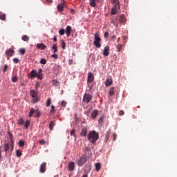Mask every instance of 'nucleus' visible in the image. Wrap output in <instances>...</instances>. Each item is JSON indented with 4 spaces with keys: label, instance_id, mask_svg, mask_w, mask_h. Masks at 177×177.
<instances>
[{
    "label": "nucleus",
    "instance_id": "f257e3e1",
    "mask_svg": "<svg viewBox=\"0 0 177 177\" xmlns=\"http://www.w3.org/2000/svg\"><path fill=\"white\" fill-rule=\"evenodd\" d=\"M87 139L90 143L95 145V143H96L99 139V133H96L95 130L91 131L87 135Z\"/></svg>",
    "mask_w": 177,
    "mask_h": 177
},
{
    "label": "nucleus",
    "instance_id": "f03ea898",
    "mask_svg": "<svg viewBox=\"0 0 177 177\" xmlns=\"http://www.w3.org/2000/svg\"><path fill=\"white\" fill-rule=\"evenodd\" d=\"M44 75L42 74V68H39L38 73H37L36 70H32L30 74V77L31 80H34V78H37V80H42Z\"/></svg>",
    "mask_w": 177,
    "mask_h": 177
},
{
    "label": "nucleus",
    "instance_id": "7ed1b4c3",
    "mask_svg": "<svg viewBox=\"0 0 177 177\" xmlns=\"http://www.w3.org/2000/svg\"><path fill=\"white\" fill-rule=\"evenodd\" d=\"M100 41H102V39L100 38V33H99V32H97L94 35V46L98 49H100V48H102Z\"/></svg>",
    "mask_w": 177,
    "mask_h": 177
},
{
    "label": "nucleus",
    "instance_id": "20e7f679",
    "mask_svg": "<svg viewBox=\"0 0 177 177\" xmlns=\"http://www.w3.org/2000/svg\"><path fill=\"white\" fill-rule=\"evenodd\" d=\"M30 93L32 97L31 102L33 104L38 103V102H39V97H38V92H37L35 90H30Z\"/></svg>",
    "mask_w": 177,
    "mask_h": 177
},
{
    "label": "nucleus",
    "instance_id": "39448f33",
    "mask_svg": "<svg viewBox=\"0 0 177 177\" xmlns=\"http://www.w3.org/2000/svg\"><path fill=\"white\" fill-rule=\"evenodd\" d=\"M88 160V158L86 156V154L82 155L80 158L77 160V165L78 167H82L86 162Z\"/></svg>",
    "mask_w": 177,
    "mask_h": 177
},
{
    "label": "nucleus",
    "instance_id": "423d86ee",
    "mask_svg": "<svg viewBox=\"0 0 177 177\" xmlns=\"http://www.w3.org/2000/svg\"><path fill=\"white\" fill-rule=\"evenodd\" d=\"M92 95L89 94V93H85L84 97H83V100L82 102H84V103H90L91 100H92Z\"/></svg>",
    "mask_w": 177,
    "mask_h": 177
},
{
    "label": "nucleus",
    "instance_id": "0eeeda50",
    "mask_svg": "<svg viewBox=\"0 0 177 177\" xmlns=\"http://www.w3.org/2000/svg\"><path fill=\"white\" fill-rule=\"evenodd\" d=\"M5 53L8 57H12L15 55V50L13 48H9L6 50Z\"/></svg>",
    "mask_w": 177,
    "mask_h": 177
},
{
    "label": "nucleus",
    "instance_id": "6e6552de",
    "mask_svg": "<svg viewBox=\"0 0 177 177\" xmlns=\"http://www.w3.org/2000/svg\"><path fill=\"white\" fill-rule=\"evenodd\" d=\"M93 80H95V77L93 76V73L91 72L88 73L87 82L88 84H91L93 82Z\"/></svg>",
    "mask_w": 177,
    "mask_h": 177
},
{
    "label": "nucleus",
    "instance_id": "1a4fd4ad",
    "mask_svg": "<svg viewBox=\"0 0 177 177\" xmlns=\"http://www.w3.org/2000/svg\"><path fill=\"white\" fill-rule=\"evenodd\" d=\"M88 133V127H84L82 128L81 133H80V136H83L85 138Z\"/></svg>",
    "mask_w": 177,
    "mask_h": 177
},
{
    "label": "nucleus",
    "instance_id": "9d476101",
    "mask_svg": "<svg viewBox=\"0 0 177 177\" xmlns=\"http://www.w3.org/2000/svg\"><path fill=\"white\" fill-rule=\"evenodd\" d=\"M91 170H92V166L91 165V164L87 163L84 167L85 174H89V172H91Z\"/></svg>",
    "mask_w": 177,
    "mask_h": 177
},
{
    "label": "nucleus",
    "instance_id": "9b49d317",
    "mask_svg": "<svg viewBox=\"0 0 177 177\" xmlns=\"http://www.w3.org/2000/svg\"><path fill=\"white\" fill-rule=\"evenodd\" d=\"M39 171L41 174H44L45 171H46V162H43L40 165Z\"/></svg>",
    "mask_w": 177,
    "mask_h": 177
},
{
    "label": "nucleus",
    "instance_id": "f8f14e48",
    "mask_svg": "<svg viewBox=\"0 0 177 177\" xmlns=\"http://www.w3.org/2000/svg\"><path fill=\"white\" fill-rule=\"evenodd\" d=\"M109 50L110 47L109 46H105L103 51L104 56H109L110 55Z\"/></svg>",
    "mask_w": 177,
    "mask_h": 177
},
{
    "label": "nucleus",
    "instance_id": "ddd939ff",
    "mask_svg": "<svg viewBox=\"0 0 177 177\" xmlns=\"http://www.w3.org/2000/svg\"><path fill=\"white\" fill-rule=\"evenodd\" d=\"M97 115H99V111L98 110H94L91 113V118L92 120H95V118H96V117H97Z\"/></svg>",
    "mask_w": 177,
    "mask_h": 177
},
{
    "label": "nucleus",
    "instance_id": "4468645a",
    "mask_svg": "<svg viewBox=\"0 0 177 177\" xmlns=\"http://www.w3.org/2000/svg\"><path fill=\"white\" fill-rule=\"evenodd\" d=\"M75 167V163H74V162H71L68 165V170L70 171H74Z\"/></svg>",
    "mask_w": 177,
    "mask_h": 177
},
{
    "label": "nucleus",
    "instance_id": "2eb2a0df",
    "mask_svg": "<svg viewBox=\"0 0 177 177\" xmlns=\"http://www.w3.org/2000/svg\"><path fill=\"white\" fill-rule=\"evenodd\" d=\"M119 21L120 23H121V24H125V23L127 22V19H125V15H120V17H119Z\"/></svg>",
    "mask_w": 177,
    "mask_h": 177
},
{
    "label": "nucleus",
    "instance_id": "dca6fc26",
    "mask_svg": "<svg viewBox=\"0 0 177 177\" xmlns=\"http://www.w3.org/2000/svg\"><path fill=\"white\" fill-rule=\"evenodd\" d=\"M37 48L38 49H41V50H45V49H46V46L45 44L41 43V44H37Z\"/></svg>",
    "mask_w": 177,
    "mask_h": 177
},
{
    "label": "nucleus",
    "instance_id": "f3484780",
    "mask_svg": "<svg viewBox=\"0 0 177 177\" xmlns=\"http://www.w3.org/2000/svg\"><path fill=\"white\" fill-rule=\"evenodd\" d=\"M113 84V80L111 78H107L105 81V86H110Z\"/></svg>",
    "mask_w": 177,
    "mask_h": 177
},
{
    "label": "nucleus",
    "instance_id": "a211bd4d",
    "mask_svg": "<svg viewBox=\"0 0 177 177\" xmlns=\"http://www.w3.org/2000/svg\"><path fill=\"white\" fill-rule=\"evenodd\" d=\"M117 9H118V6L114 5L111 12L112 15H117Z\"/></svg>",
    "mask_w": 177,
    "mask_h": 177
},
{
    "label": "nucleus",
    "instance_id": "6ab92c4d",
    "mask_svg": "<svg viewBox=\"0 0 177 177\" xmlns=\"http://www.w3.org/2000/svg\"><path fill=\"white\" fill-rule=\"evenodd\" d=\"M71 26H66V34L68 37H70V35H71Z\"/></svg>",
    "mask_w": 177,
    "mask_h": 177
},
{
    "label": "nucleus",
    "instance_id": "aec40b11",
    "mask_svg": "<svg viewBox=\"0 0 177 177\" xmlns=\"http://www.w3.org/2000/svg\"><path fill=\"white\" fill-rule=\"evenodd\" d=\"M57 9L58 12H63V10H64V5L62 3L59 4L57 7Z\"/></svg>",
    "mask_w": 177,
    "mask_h": 177
},
{
    "label": "nucleus",
    "instance_id": "412c9836",
    "mask_svg": "<svg viewBox=\"0 0 177 177\" xmlns=\"http://www.w3.org/2000/svg\"><path fill=\"white\" fill-rule=\"evenodd\" d=\"M112 3H113V5H116L118 9H121V6H120V0H112Z\"/></svg>",
    "mask_w": 177,
    "mask_h": 177
},
{
    "label": "nucleus",
    "instance_id": "4be33fe9",
    "mask_svg": "<svg viewBox=\"0 0 177 177\" xmlns=\"http://www.w3.org/2000/svg\"><path fill=\"white\" fill-rule=\"evenodd\" d=\"M89 5L91 8L96 6V0H89Z\"/></svg>",
    "mask_w": 177,
    "mask_h": 177
},
{
    "label": "nucleus",
    "instance_id": "5701e85b",
    "mask_svg": "<svg viewBox=\"0 0 177 177\" xmlns=\"http://www.w3.org/2000/svg\"><path fill=\"white\" fill-rule=\"evenodd\" d=\"M35 109H34V108H31L30 111H29V113H28V117L30 118V117L32 115H34V113H35Z\"/></svg>",
    "mask_w": 177,
    "mask_h": 177
},
{
    "label": "nucleus",
    "instance_id": "b1692460",
    "mask_svg": "<svg viewBox=\"0 0 177 177\" xmlns=\"http://www.w3.org/2000/svg\"><path fill=\"white\" fill-rule=\"evenodd\" d=\"M122 44H118L116 46V52H122Z\"/></svg>",
    "mask_w": 177,
    "mask_h": 177
},
{
    "label": "nucleus",
    "instance_id": "393cba45",
    "mask_svg": "<svg viewBox=\"0 0 177 177\" xmlns=\"http://www.w3.org/2000/svg\"><path fill=\"white\" fill-rule=\"evenodd\" d=\"M102 168V164H100V162H97L95 164V170L97 171H100V169Z\"/></svg>",
    "mask_w": 177,
    "mask_h": 177
},
{
    "label": "nucleus",
    "instance_id": "a878e982",
    "mask_svg": "<svg viewBox=\"0 0 177 177\" xmlns=\"http://www.w3.org/2000/svg\"><path fill=\"white\" fill-rule=\"evenodd\" d=\"M59 84H60V82L57 81V80H53L52 81V84L53 85V86H59Z\"/></svg>",
    "mask_w": 177,
    "mask_h": 177
},
{
    "label": "nucleus",
    "instance_id": "bb28decb",
    "mask_svg": "<svg viewBox=\"0 0 177 177\" xmlns=\"http://www.w3.org/2000/svg\"><path fill=\"white\" fill-rule=\"evenodd\" d=\"M10 149V143L8 142V143H6L4 145V151L6 153V151H8V150H9Z\"/></svg>",
    "mask_w": 177,
    "mask_h": 177
},
{
    "label": "nucleus",
    "instance_id": "cd10ccee",
    "mask_svg": "<svg viewBox=\"0 0 177 177\" xmlns=\"http://www.w3.org/2000/svg\"><path fill=\"white\" fill-rule=\"evenodd\" d=\"M30 124H31V121H30V120L26 121L25 125H24L26 129H28V128L30 127Z\"/></svg>",
    "mask_w": 177,
    "mask_h": 177
},
{
    "label": "nucleus",
    "instance_id": "c85d7f7f",
    "mask_svg": "<svg viewBox=\"0 0 177 177\" xmlns=\"http://www.w3.org/2000/svg\"><path fill=\"white\" fill-rule=\"evenodd\" d=\"M21 39L24 40V41L28 42V41H30V37L27 35H24L21 37Z\"/></svg>",
    "mask_w": 177,
    "mask_h": 177
},
{
    "label": "nucleus",
    "instance_id": "c756f323",
    "mask_svg": "<svg viewBox=\"0 0 177 177\" xmlns=\"http://www.w3.org/2000/svg\"><path fill=\"white\" fill-rule=\"evenodd\" d=\"M0 20H3V21L6 20V15L3 12H0Z\"/></svg>",
    "mask_w": 177,
    "mask_h": 177
},
{
    "label": "nucleus",
    "instance_id": "7c9ffc66",
    "mask_svg": "<svg viewBox=\"0 0 177 177\" xmlns=\"http://www.w3.org/2000/svg\"><path fill=\"white\" fill-rule=\"evenodd\" d=\"M51 104H52V99L51 98H48V100L46 102V107H49V106H50Z\"/></svg>",
    "mask_w": 177,
    "mask_h": 177
},
{
    "label": "nucleus",
    "instance_id": "2f4dec72",
    "mask_svg": "<svg viewBox=\"0 0 177 177\" xmlns=\"http://www.w3.org/2000/svg\"><path fill=\"white\" fill-rule=\"evenodd\" d=\"M53 127H55V122L51 121L50 122V124H49V129H50V131H53Z\"/></svg>",
    "mask_w": 177,
    "mask_h": 177
},
{
    "label": "nucleus",
    "instance_id": "473e14b6",
    "mask_svg": "<svg viewBox=\"0 0 177 177\" xmlns=\"http://www.w3.org/2000/svg\"><path fill=\"white\" fill-rule=\"evenodd\" d=\"M50 113L51 114H55V113H56V109H55V107L54 105H52V106H51V109H50Z\"/></svg>",
    "mask_w": 177,
    "mask_h": 177
},
{
    "label": "nucleus",
    "instance_id": "72a5a7b5",
    "mask_svg": "<svg viewBox=\"0 0 177 177\" xmlns=\"http://www.w3.org/2000/svg\"><path fill=\"white\" fill-rule=\"evenodd\" d=\"M17 80H19V78L17 77V75H15L12 77L11 78V80L13 82H17Z\"/></svg>",
    "mask_w": 177,
    "mask_h": 177
},
{
    "label": "nucleus",
    "instance_id": "f704fd0d",
    "mask_svg": "<svg viewBox=\"0 0 177 177\" xmlns=\"http://www.w3.org/2000/svg\"><path fill=\"white\" fill-rule=\"evenodd\" d=\"M16 156L17 157H21V156H23V153H21V151H20L19 149L16 151Z\"/></svg>",
    "mask_w": 177,
    "mask_h": 177
},
{
    "label": "nucleus",
    "instance_id": "c9c22d12",
    "mask_svg": "<svg viewBox=\"0 0 177 177\" xmlns=\"http://www.w3.org/2000/svg\"><path fill=\"white\" fill-rule=\"evenodd\" d=\"M25 142L24 140H20L19 142V147H24Z\"/></svg>",
    "mask_w": 177,
    "mask_h": 177
},
{
    "label": "nucleus",
    "instance_id": "e433bc0d",
    "mask_svg": "<svg viewBox=\"0 0 177 177\" xmlns=\"http://www.w3.org/2000/svg\"><path fill=\"white\" fill-rule=\"evenodd\" d=\"M104 118V116L102 115L98 119V123L102 125L103 124V119Z\"/></svg>",
    "mask_w": 177,
    "mask_h": 177
},
{
    "label": "nucleus",
    "instance_id": "4c0bfd02",
    "mask_svg": "<svg viewBox=\"0 0 177 177\" xmlns=\"http://www.w3.org/2000/svg\"><path fill=\"white\" fill-rule=\"evenodd\" d=\"M19 53H21V55L22 56H24V55L26 53V48H21L19 49Z\"/></svg>",
    "mask_w": 177,
    "mask_h": 177
},
{
    "label": "nucleus",
    "instance_id": "58836bf2",
    "mask_svg": "<svg viewBox=\"0 0 177 177\" xmlns=\"http://www.w3.org/2000/svg\"><path fill=\"white\" fill-rule=\"evenodd\" d=\"M114 93H115L114 87H112L109 91V96H113Z\"/></svg>",
    "mask_w": 177,
    "mask_h": 177
},
{
    "label": "nucleus",
    "instance_id": "ea45409f",
    "mask_svg": "<svg viewBox=\"0 0 177 177\" xmlns=\"http://www.w3.org/2000/svg\"><path fill=\"white\" fill-rule=\"evenodd\" d=\"M71 136H74V138H77V134H75V129H72L71 131Z\"/></svg>",
    "mask_w": 177,
    "mask_h": 177
},
{
    "label": "nucleus",
    "instance_id": "a19ab883",
    "mask_svg": "<svg viewBox=\"0 0 177 177\" xmlns=\"http://www.w3.org/2000/svg\"><path fill=\"white\" fill-rule=\"evenodd\" d=\"M109 138H110V132H107L105 136V142H109Z\"/></svg>",
    "mask_w": 177,
    "mask_h": 177
},
{
    "label": "nucleus",
    "instance_id": "79ce46f5",
    "mask_svg": "<svg viewBox=\"0 0 177 177\" xmlns=\"http://www.w3.org/2000/svg\"><path fill=\"white\" fill-rule=\"evenodd\" d=\"M52 49L54 50V53H56V52H57V46L56 44H53Z\"/></svg>",
    "mask_w": 177,
    "mask_h": 177
},
{
    "label": "nucleus",
    "instance_id": "37998d69",
    "mask_svg": "<svg viewBox=\"0 0 177 177\" xmlns=\"http://www.w3.org/2000/svg\"><path fill=\"white\" fill-rule=\"evenodd\" d=\"M8 135L10 136V142H12L13 140V134L10 131H8Z\"/></svg>",
    "mask_w": 177,
    "mask_h": 177
},
{
    "label": "nucleus",
    "instance_id": "c03bdc74",
    "mask_svg": "<svg viewBox=\"0 0 177 177\" xmlns=\"http://www.w3.org/2000/svg\"><path fill=\"white\" fill-rule=\"evenodd\" d=\"M64 32H66V30H64V29H60L59 31V35H64Z\"/></svg>",
    "mask_w": 177,
    "mask_h": 177
},
{
    "label": "nucleus",
    "instance_id": "a18cd8bd",
    "mask_svg": "<svg viewBox=\"0 0 177 177\" xmlns=\"http://www.w3.org/2000/svg\"><path fill=\"white\" fill-rule=\"evenodd\" d=\"M35 113V117H37V118H39L41 115V112L39 111H36Z\"/></svg>",
    "mask_w": 177,
    "mask_h": 177
},
{
    "label": "nucleus",
    "instance_id": "49530a36",
    "mask_svg": "<svg viewBox=\"0 0 177 177\" xmlns=\"http://www.w3.org/2000/svg\"><path fill=\"white\" fill-rule=\"evenodd\" d=\"M23 124H24V119H23V118H21L19 120V125H23Z\"/></svg>",
    "mask_w": 177,
    "mask_h": 177
},
{
    "label": "nucleus",
    "instance_id": "de8ad7c7",
    "mask_svg": "<svg viewBox=\"0 0 177 177\" xmlns=\"http://www.w3.org/2000/svg\"><path fill=\"white\" fill-rule=\"evenodd\" d=\"M39 145H41L42 146H44L46 145V142L45 141V140H40L39 141Z\"/></svg>",
    "mask_w": 177,
    "mask_h": 177
},
{
    "label": "nucleus",
    "instance_id": "09e8293b",
    "mask_svg": "<svg viewBox=\"0 0 177 177\" xmlns=\"http://www.w3.org/2000/svg\"><path fill=\"white\" fill-rule=\"evenodd\" d=\"M39 86H41V83L37 82H36V85H35V89H36V91H38V88H39Z\"/></svg>",
    "mask_w": 177,
    "mask_h": 177
},
{
    "label": "nucleus",
    "instance_id": "8fccbe9b",
    "mask_svg": "<svg viewBox=\"0 0 177 177\" xmlns=\"http://www.w3.org/2000/svg\"><path fill=\"white\" fill-rule=\"evenodd\" d=\"M41 64H46V59L45 58H43L40 60Z\"/></svg>",
    "mask_w": 177,
    "mask_h": 177
},
{
    "label": "nucleus",
    "instance_id": "3c124183",
    "mask_svg": "<svg viewBox=\"0 0 177 177\" xmlns=\"http://www.w3.org/2000/svg\"><path fill=\"white\" fill-rule=\"evenodd\" d=\"M61 106H62V107H66V106H67V102H66V101H62V102H61Z\"/></svg>",
    "mask_w": 177,
    "mask_h": 177
},
{
    "label": "nucleus",
    "instance_id": "603ef678",
    "mask_svg": "<svg viewBox=\"0 0 177 177\" xmlns=\"http://www.w3.org/2000/svg\"><path fill=\"white\" fill-rule=\"evenodd\" d=\"M7 70H8V64H5L3 68V72L6 73Z\"/></svg>",
    "mask_w": 177,
    "mask_h": 177
},
{
    "label": "nucleus",
    "instance_id": "864d4df0",
    "mask_svg": "<svg viewBox=\"0 0 177 177\" xmlns=\"http://www.w3.org/2000/svg\"><path fill=\"white\" fill-rule=\"evenodd\" d=\"M62 49H66V42L64 41H62Z\"/></svg>",
    "mask_w": 177,
    "mask_h": 177
},
{
    "label": "nucleus",
    "instance_id": "5fc2aeb1",
    "mask_svg": "<svg viewBox=\"0 0 177 177\" xmlns=\"http://www.w3.org/2000/svg\"><path fill=\"white\" fill-rule=\"evenodd\" d=\"M15 147V142L13 140L11 141V151H13V147Z\"/></svg>",
    "mask_w": 177,
    "mask_h": 177
},
{
    "label": "nucleus",
    "instance_id": "6e6d98bb",
    "mask_svg": "<svg viewBox=\"0 0 177 177\" xmlns=\"http://www.w3.org/2000/svg\"><path fill=\"white\" fill-rule=\"evenodd\" d=\"M111 23H113L114 24V26H115V24L117 23V18L112 19Z\"/></svg>",
    "mask_w": 177,
    "mask_h": 177
},
{
    "label": "nucleus",
    "instance_id": "4d7b16f0",
    "mask_svg": "<svg viewBox=\"0 0 177 177\" xmlns=\"http://www.w3.org/2000/svg\"><path fill=\"white\" fill-rule=\"evenodd\" d=\"M110 35V34L109 33V32H106L104 35V38H109V36Z\"/></svg>",
    "mask_w": 177,
    "mask_h": 177
},
{
    "label": "nucleus",
    "instance_id": "13d9d810",
    "mask_svg": "<svg viewBox=\"0 0 177 177\" xmlns=\"http://www.w3.org/2000/svg\"><path fill=\"white\" fill-rule=\"evenodd\" d=\"M12 60L15 64H17V63H19V59L17 58H14Z\"/></svg>",
    "mask_w": 177,
    "mask_h": 177
},
{
    "label": "nucleus",
    "instance_id": "bf43d9fd",
    "mask_svg": "<svg viewBox=\"0 0 177 177\" xmlns=\"http://www.w3.org/2000/svg\"><path fill=\"white\" fill-rule=\"evenodd\" d=\"M117 139V134L116 133H113V142Z\"/></svg>",
    "mask_w": 177,
    "mask_h": 177
},
{
    "label": "nucleus",
    "instance_id": "052dcab7",
    "mask_svg": "<svg viewBox=\"0 0 177 177\" xmlns=\"http://www.w3.org/2000/svg\"><path fill=\"white\" fill-rule=\"evenodd\" d=\"M117 39V37H115V35H113L112 37H111V39L112 40V41H115V39Z\"/></svg>",
    "mask_w": 177,
    "mask_h": 177
},
{
    "label": "nucleus",
    "instance_id": "680f3d73",
    "mask_svg": "<svg viewBox=\"0 0 177 177\" xmlns=\"http://www.w3.org/2000/svg\"><path fill=\"white\" fill-rule=\"evenodd\" d=\"M124 113H125V112H124V111L121 110V111H120V112H119V115H124Z\"/></svg>",
    "mask_w": 177,
    "mask_h": 177
},
{
    "label": "nucleus",
    "instance_id": "e2e57ef3",
    "mask_svg": "<svg viewBox=\"0 0 177 177\" xmlns=\"http://www.w3.org/2000/svg\"><path fill=\"white\" fill-rule=\"evenodd\" d=\"M52 57H54V59H58V55L57 54H53Z\"/></svg>",
    "mask_w": 177,
    "mask_h": 177
},
{
    "label": "nucleus",
    "instance_id": "0e129e2a",
    "mask_svg": "<svg viewBox=\"0 0 177 177\" xmlns=\"http://www.w3.org/2000/svg\"><path fill=\"white\" fill-rule=\"evenodd\" d=\"M86 151H91V147H87L86 148L85 153H86Z\"/></svg>",
    "mask_w": 177,
    "mask_h": 177
},
{
    "label": "nucleus",
    "instance_id": "69168bd1",
    "mask_svg": "<svg viewBox=\"0 0 177 177\" xmlns=\"http://www.w3.org/2000/svg\"><path fill=\"white\" fill-rule=\"evenodd\" d=\"M0 161H2V153L1 152V149H0Z\"/></svg>",
    "mask_w": 177,
    "mask_h": 177
},
{
    "label": "nucleus",
    "instance_id": "338daca9",
    "mask_svg": "<svg viewBox=\"0 0 177 177\" xmlns=\"http://www.w3.org/2000/svg\"><path fill=\"white\" fill-rule=\"evenodd\" d=\"M68 63H69V64H73V59H70Z\"/></svg>",
    "mask_w": 177,
    "mask_h": 177
},
{
    "label": "nucleus",
    "instance_id": "774afa93",
    "mask_svg": "<svg viewBox=\"0 0 177 177\" xmlns=\"http://www.w3.org/2000/svg\"><path fill=\"white\" fill-rule=\"evenodd\" d=\"M82 177H88V174H84Z\"/></svg>",
    "mask_w": 177,
    "mask_h": 177
}]
</instances>
